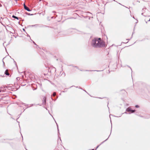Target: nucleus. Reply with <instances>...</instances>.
Segmentation results:
<instances>
[{
  "instance_id": "1",
  "label": "nucleus",
  "mask_w": 150,
  "mask_h": 150,
  "mask_svg": "<svg viewBox=\"0 0 150 150\" xmlns=\"http://www.w3.org/2000/svg\"><path fill=\"white\" fill-rule=\"evenodd\" d=\"M91 44L93 47L95 48L102 47L105 46L100 38H94L92 40Z\"/></svg>"
},
{
  "instance_id": "2",
  "label": "nucleus",
  "mask_w": 150,
  "mask_h": 150,
  "mask_svg": "<svg viewBox=\"0 0 150 150\" xmlns=\"http://www.w3.org/2000/svg\"><path fill=\"white\" fill-rule=\"evenodd\" d=\"M126 111L128 112H130L129 113V114H130L131 113H133L134 112L135 110H132L130 107H129L126 109Z\"/></svg>"
},
{
  "instance_id": "3",
  "label": "nucleus",
  "mask_w": 150,
  "mask_h": 150,
  "mask_svg": "<svg viewBox=\"0 0 150 150\" xmlns=\"http://www.w3.org/2000/svg\"><path fill=\"white\" fill-rule=\"evenodd\" d=\"M23 6L25 10H27V11H31V10H30L29 8L25 4V3L24 4H23Z\"/></svg>"
},
{
  "instance_id": "4",
  "label": "nucleus",
  "mask_w": 150,
  "mask_h": 150,
  "mask_svg": "<svg viewBox=\"0 0 150 150\" xmlns=\"http://www.w3.org/2000/svg\"><path fill=\"white\" fill-rule=\"evenodd\" d=\"M46 98L45 97H43V100H42V103L43 104L45 105L46 103Z\"/></svg>"
},
{
  "instance_id": "5",
  "label": "nucleus",
  "mask_w": 150,
  "mask_h": 150,
  "mask_svg": "<svg viewBox=\"0 0 150 150\" xmlns=\"http://www.w3.org/2000/svg\"><path fill=\"white\" fill-rule=\"evenodd\" d=\"M140 116L141 117H144V118H146V119H149V118H150V115H146L144 116Z\"/></svg>"
},
{
  "instance_id": "6",
  "label": "nucleus",
  "mask_w": 150,
  "mask_h": 150,
  "mask_svg": "<svg viewBox=\"0 0 150 150\" xmlns=\"http://www.w3.org/2000/svg\"><path fill=\"white\" fill-rule=\"evenodd\" d=\"M4 74L7 76H9L10 75L9 74L8 72V71L7 69L4 72Z\"/></svg>"
},
{
  "instance_id": "7",
  "label": "nucleus",
  "mask_w": 150,
  "mask_h": 150,
  "mask_svg": "<svg viewBox=\"0 0 150 150\" xmlns=\"http://www.w3.org/2000/svg\"><path fill=\"white\" fill-rule=\"evenodd\" d=\"M7 26H8V28L9 30L11 31H12L13 30V28L11 26H9L8 25H7Z\"/></svg>"
},
{
  "instance_id": "8",
  "label": "nucleus",
  "mask_w": 150,
  "mask_h": 150,
  "mask_svg": "<svg viewBox=\"0 0 150 150\" xmlns=\"http://www.w3.org/2000/svg\"><path fill=\"white\" fill-rule=\"evenodd\" d=\"M12 17L13 18L16 19L17 20H19L20 18H18V17H17L14 15H13Z\"/></svg>"
},
{
  "instance_id": "9",
  "label": "nucleus",
  "mask_w": 150,
  "mask_h": 150,
  "mask_svg": "<svg viewBox=\"0 0 150 150\" xmlns=\"http://www.w3.org/2000/svg\"><path fill=\"white\" fill-rule=\"evenodd\" d=\"M56 95V93L55 92H54L52 95H51V96L55 97Z\"/></svg>"
},
{
  "instance_id": "10",
  "label": "nucleus",
  "mask_w": 150,
  "mask_h": 150,
  "mask_svg": "<svg viewBox=\"0 0 150 150\" xmlns=\"http://www.w3.org/2000/svg\"><path fill=\"white\" fill-rule=\"evenodd\" d=\"M55 122H56V121H55ZM56 123V124H57V130H58V135L59 134V129L58 126V124H57V123Z\"/></svg>"
},
{
  "instance_id": "11",
  "label": "nucleus",
  "mask_w": 150,
  "mask_h": 150,
  "mask_svg": "<svg viewBox=\"0 0 150 150\" xmlns=\"http://www.w3.org/2000/svg\"><path fill=\"white\" fill-rule=\"evenodd\" d=\"M85 71H98V70H86Z\"/></svg>"
},
{
  "instance_id": "12",
  "label": "nucleus",
  "mask_w": 150,
  "mask_h": 150,
  "mask_svg": "<svg viewBox=\"0 0 150 150\" xmlns=\"http://www.w3.org/2000/svg\"><path fill=\"white\" fill-rule=\"evenodd\" d=\"M8 88L9 90L10 89V87H9L8 86H4V88Z\"/></svg>"
},
{
  "instance_id": "13",
  "label": "nucleus",
  "mask_w": 150,
  "mask_h": 150,
  "mask_svg": "<svg viewBox=\"0 0 150 150\" xmlns=\"http://www.w3.org/2000/svg\"><path fill=\"white\" fill-rule=\"evenodd\" d=\"M41 27H49L48 26L45 25H43L42 26H41Z\"/></svg>"
},
{
  "instance_id": "14",
  "label": "nucleus",
  "mask_w": 150,
  "mask_h": 150,
  "mask_svg": "<svg viewBox=\"0 0 150 150\" xmlns=\"http://www.w3.org/2000/svg\"><path fill=\"white\" fill-rule=\"evenodd\" d=\"M13 59V60L14 61V62L15 63V65H16V67L17 68V69H18V66H17V65L16 62Z\"/></svg>"
},
{
  "instance_id": "15",
  "label": "nucleus",
  "mask_w": 150,
  "mask_h": 150,
  "mask_svg": "<svg viewBox=\"0 0 150 150\" xmlns=\"http://www.w3.org/2000/svg\"><path fill=\"white\" fill-rule=\"evenodd\" d=\"M58 98V96H57V97H56V98H55V99L54 100L52 98H51V99L52 100H54V101H55Z\"/></svg>"
},
{
  "instance_id": "16",
  "label": "nucleus",
  "mask_w": 150,
  "mask_h": 150,
  "mask_svg": "<svg viewBox=\"0 0 150 150\" xmlns=\"http://www.w3.org/2000/svg\"><path fill=\"white\" fill-rule=\"evenodd\" d=\"M38 25V24H36L35 25H30V26H31V27L36 26V27Z\"/></svg>"
},
{
  "instance_id": "17",
  "label": "nucleus",
  "mask_w": 150,
  "mask_h": 150,
  "mask_svg": "<svg viewBox=\"0 0 150 150\" xmlns=\"http://www.w3.org/2000/svg\"><path fill=\"white\" fill-rule=\"evenodd\" d=\"M4 58H3V60H2V62H3V66H5V63L4 62V61L3 60V59Z\"/></svg>"
},
{
  "instance_id": "18",
  "label": "nucleus",
  "mask_w": 150,
  "mask_h": 150,
  "mask_svg": "<svg viewBox=\"0 0 150 150\" xmlns=\"http://www.w3.org/2000/svg\"><path fill=\"white\" fill-rule=\"evenodd\" d=\"M108 139V138H107L105 140L103 141V142L101 143V144H102L103 143H104L105 141H106L107 139Z\"/></svg>"
},
{
  "instance_id": "19",
  "label": "nucleus",
  "mask_w": 150,
  "mask_h": 150,
  "mask_svg": "<svg viewBox=\"0 0 150 150\" xmlns=\"http://www.w3.org/2000/svg\"><path fill=\"white\" fill-rule=\"evenodd\" d=\"M135 107L136 108H138L139 107V106L138 105H136L135 106Z\"/></svg>"
},
{
  "instance_id": "20",
  "label": "nucleus",
  "mask_w": 150,
  "mask_h": 150,
  "mask_svg": "<svg viewBox=\"0 0 150 150\" xmlns=\"http://www.w3.org/2000/svg\"><path fill=\"white\" fill-rule=\"evenodd\" d=\"M88 16H86L85 17H84V18H88Z\"/></svg>"
},
{
  "instance_id": "21",
  "label": "nucleus",
  "mask_w": 150,
  "mask_h": 150,
  "mask_svg": "<svg viewBox=\"0 0 150 150\" xmlns=\"http://www.w3.org/2000/svg\"><path fill=\"white\" fill-rule=\"evenodd\" d=\"M27 14L28 15H32L33 14H30V13H27Z\"/></svg>"
},
{
  "instance_id": "22",
  "label": "nucleus",
  "mask_w": 150,
  "mask_h": 150,
  "mask_svg": "<svg viewBox=\"0 0 150 150\" xmlns=\"http://www.w3.org/2000/svg\"><path fill=\"white\" fill-rule=\"evenodd\" d=\"M5 140V139H4V140H3V139L2 140H1V142H4V141Z\"/></svg>"
},
{
  "instance_id": "23",
  "label": "nucleus",
  "mask_w": 150,
  "mask_h": 150,
  "mask_svg": "<svg viewBox=\"0 0 150 150\" xmlns=\"http://www.w3.org/2000/svg\"><path fill=\"white\" fill-rule=\"evenodd\" d=\"M4 92V91H2L1 90H0V92Z\"/></svg>"
},
{
  "instance_id": "24",
  "label": "nucleus",
  "mask_w": 150,
  "mask_h": 150,
  "mask_svg": "<svg viewBox=\"0 0 150 150\" xmlns=\"http://www.w3.org/2000/svg\"><path fill=\"white\" fill-rule=\"evenodd\" d=\"M23 31H24V32H25V29L24 28H23Z\"/></svg>"
},
{
  "instance_id": "25",
  "label": "nucleus",
  "mask_w": 150,
  "mask_h": 150,
  "mask_svg": "<svg viewBox=\"0 0 150 150\" xmlns=\"http://www.w3.org/2000/svg\"><path fill=\"white\" fill-rule=\"evenodd\" d=\"M26 106H27L28 107H29L30 106H29L28 104H26V105H25Z\"/></svg>"
},
{
  "instance_id": "26",
  "label": "nucleus",
  "mask_w": 150,
  "mask_h": 150,
  "mask_svg": "<svg viewBox=\"0 0 150 150\" xmlns=\"http://www.w3.org/2000/svg\"><path fill=\"white\" fill-rule=\"evenodd\" d=\"M128 66V67H129V68H130V69H131V71H132V69L129 66Z\"/></svg>"
},
{
  "instance_id": "27",
  "label": "nucleus",
  "mask_w": 150,
  "mask_h": 150,
  "mask_svg": "<svg viewBox=\"0 0 150 150\" xmlns=\"http://www.w3.org/2000/svg\"><path fill=\"white\" fill-rule=\"evenodd\" d=\"M100 144L99 145H98L97 146V147L96 148V149H97V148H98V147L100 145Z\"/></svg>"
},
{
  "instance_id": "28",
  "label": "nucleus",
  "mask_w": 150,
  "mask_h": 150,
  "mask_svg": "<svg viewBox=\"0 0 150 150\" xmlns=\"http://www.w3.org/2000/svg\"><path fill=\"white\" fill-rule=\"evenodd\" d=\"M27 36L28 37H30V35H28H28H27Z\"/></svg>"
},
{
  "instance_id": "29",
  "label": "nucleus",
  "mask_w": 150,
  "mask_h": 150,
  "mask_svg": "<svg viewBox=\"0 0 150 150\" xmlns=\"http://www.w3.org/2000/svg\"><path fill=\"white\" fill-rule=\"evenodd\" d=\"M33 43H34V44L35 45H36V43H35V42L34 41H33Z\"/></svg>"
},
{
  "instance_id": "30",
  "label": "nucleus",
  "mask_w": 150,
  "mask_h": 150,
  "mask_svg": "<svg viewBox=\"0 0 150 150\" xmlns=\"http://www.w3.org/2000/svg\"><path fill=\"white\" fill-rule=\"evenodd\" d=\"M75 67H76V68H77V69H78V67L77 66H75Z\"/></svg>"
},
{
  "instance_id": "31",
  "label": "nucleus",
  "mask_w": 150,
  "mask_h": 150,
  "mask_svg": "<svg viewBox=\"0 0 150 150\" xmlns=\"http://www.w3.org/2000/svg\"><path fill=\"white\" fill-rule=\"evenodd\" d=\"M88 18L89 19H90V16H88Z\"/></svg>"
},
{
  "instance_id": "32",
  "label": "nucleus",
  "mask_w": 150,
  "mask_h": 150,
  "mask_svg": "<svg viewBox=\"0 0 150 150\" xmlns=\"http://www.w3.org/2000/svg\"><path fill=\"white\" fill-rule=\"evenodd\" d=\"M6 30H7V31H8V29H7V28H6Z\"/></svg>"
},
{
  "instance_id": "33",
  "label": "nucleus",
  "mask_w": 150,
  "mask_h": 150,
  "mask_svg": "<svg viewBox=\"0 0 150 150\" xmlns=\"http://www.w3.org/2000/svg\"><path fill=\"white\" fill-rule=\"evenodd\" d=\"M83 90L85 91V92H86V93H87V92L85 90Z\"/></svg>"
},
{
  "instance_id": "34",
  "label": "nucleus",
  "mask_w": 150,
  "mask_h": 150,
  "mask_svg": "<svg viewBox=\"0 0 150 150\" xmlns=\"http://www.w3.org/2000/svg\"><path fill=\"white\" fill-rule=\"evenodd\" d=\"M143 13H142V15H143Z\"/></svg>"
},
{
  "instance_id": "35",
  "label": "nucleus",
  "mask_w": 150,
  "mask_h": 150,
  "mask_svg": "<svg viewBox=\"0 0 150 150\" xmlns=\"http://www.w3.org/2000/svg\"><path fill=\"white\" fill-rule=\"evenodd\" d=\"M65 92V91H62V92Z\"/></svg>"
},
{
  "instance_id": "36",
  "label": "nucleus",
  "mask_w": 150,
  "mask_h": 150,
  "mask_svg": "<svg viewBox=\"0 0 150 150\" xmlns=\"http://www.w3.org/2000/svg\"><path fill=\"white\" fill-rule=\"evenodd\" d=\"M125 113H126V114H127V112H124Z\"/></svg>"
},
{
  "instance_id": "37",
  "label": "nucleus",
  "mask_w": 150,
  "mask_h": 150,
  "mask_svg": "<svg viewBox=\"0 0 150 150\" xmlns=\"http://www.w3.org/2000/svg\"><path fill=\"white\" fill-rule=\"evenodd\" d=\"M2 25H4V26L6 28V26H5L3 24Z\"/></svg>"
},
{
  "instance_id": "38",
  "label": "nucleus",
  "mask_w": 150,
  "mask_h": 150,
  "mask_svg": "<svg viewBox=\"0 0 150 150\" xmlns=\"http://www.w3.org/2000/svg\"><path fill=\"white\" fill-rule=\"evenodd\" d=\"M25 149L26 150H27V149H26V147H25Z\"/></svg>"
},
{
  "instance_id": "39",
  "label": "nucleus",
  "mask_w": 150,
  "mask_h": 150,
  "mask_svg": "<svg viewBox=\"0 0 150 150\" xmlns=\"http://www.w3.org/2000/svg\"><path fill=\"white\" fill-rule=\"evenodd\" d=\"M33 105V104H32L30 106H32Z\"/></svg>"
},
{
  "instance_id": "40",
  "label": "nucleus",
  "mask_w": 150,
  "mask_h": 150,
  "mask_svg": "<svg viewBox=\"0 0 150 150\" xmlns=\"http://www.w3.org/2000/svg\"><path fill=\"white\" fill-rule=\"evenodd\" d=\"M95 150V149H93L91 150Z\"/></svg>"
},
{
  "instance_id": "41",
  "label": "nucleus",
  "mask_w": 150,
  "mask_h": 150,
  "mask_svg": "<svg viewBox=\"0 0 150 150\" xmlns=\"http://www.w3.org/2000/svg\"><path fill=\"white\" fill-rule=\"evenodd\" d=\"M133 34H134V32H133L132 33V35H133Z\"/></svg>"
},
{
  "instance_id": "42",
  "label": "nucleus",
  "mask_w": 150,
  "mask_h": 150,
  "mask_svg": "<svg viewBox=\"0 0 150 150\" xmlns=\"http://www.w3.org/2000/svg\"><path fill=\"white\" fill-rule=\"evenodd\" d=\"M18 78H17V80H18Z\"/></svg>"
},
{
  "instance_id": "43",
  "label": "nucleus",
  "mask_w": 150,
  "mask_h": 150,
  "mask_svg": "<svg viewBox=\"0 0 150 150\" xmlns=\"http://www.w3.org/2000/svg\"><path fill=\"white\" fill-rule=\"evenodd\" d=\"M18 78H17V80H18Z\"/></svg>"
},
{
  "instance_id": "44",
  "label": "nucleus",
  "mask_w": 150,
  "mask_h": 150,
  "mask_svg": "<svg viewBox=\"0 0 150 150\" xmlns=\"http://www.w3.org/2000/svg\"><path fill=\"white\" fill-rule=\"evenodd\" d=\"M148 21H150V18H149V20Z\"/></svg>"
},
{
  "instance_id": "45",
  "label": "nucleus",
  "mask_w": 150,
  "mask_h": 150,
  "mask_svg": "<svg viewBox=\"0 0 150 150\" xmlns=\"http://www.w3.org/2000/svg\"><path fill=\"white\" fill-rule=\"evenodd\" d=\"M110 135H111V134H110ZM110 136V135H109V136L108 137V138Z\"/></svg>"
},
{
  "instance_id": "46",
  "label": "nucleus",
  "mask_w": 150,
  "mask_h": 150,
  "mask_svg": "<svg viewBox=\"0 0 150 150\" xmlns=\"http://www.w3.org/2000/svg\"><path fill=\"white\" fill-rule=\"evenodd\" d=\"M127 40H129V39H127Z\"/></svg>"
},
{
  "instance_id": "47",
  "label": "nucleus",
  "mask_w": 150,
  "mask_h": 150,
  "mask_svg": "<svg viewBox=\"0 0 150 150\" xmlns=\"http://www.w3.org/2000/svg\"><path fill=\"white\" fill-rule=\"evenodd\" d=\"M128 42H125V43H127Z\"/></svg>"
},
{
  "instance_id": "48",
  "label": "nucleus",
  "mask_w": 150,
  "mask_h": 150,
  "mask_svg": "<svg viewBox=\"0 0 150 150\" xmlns=\"http://www.w3.org/2000/svg\"><path fill=\"white\" fill-rule=\"evenodd\" d=\"M36 89H33V90H35Z\"/></svg>"
},
{
  "instance_id": "49",
  "label": "nucleus",
  "mask_w": 150,
  "mask_h": 150,
  "mask_svg": "<svg viewBox=\"0 0 150 150\" xmlns=\"http://www.w3.org/2000/svg\"><path fill=\"white\" fill-rule=\"evenodd\" d=\"M76 88H78V86H76Z\"/></svg>"
},
{
  "instance_id": "50",
  "label": "nucleus",
  "mask_w": 150,
  "mask_h": 150,
  "mask_svg": "<svg viewBox=\"0 0 150 150\" xmlns=\"http://www.w3.org/2000/svg\"><path fill=\"white\" fill-rule=\"evenodd\" d=\"M111 131H112V129L111 130Z\"/></svg>"
},
{
  "instance_id": "51",
  "label": "nucleus",
  "mask_w": 150,
  "mask_h": 150,
  "mask_svg": "<svg viewBox=\"0 0 150 150\" xmlns=\"http://www.w3.org/2000/svg\"><path fill=\"white\" fill-rule=\"evenodd\" d=\"M0 6H2V5H0Z\"/></svg>"
},
{
  "instance_id": "52",
  "label": "nucleus",
  "mask_w": 150,
  "mask_h": 150,
  "mask_svg": "<svg viewBox=\"0 0 150 150\" xmlns=\"http://www.w3.org/2000/svg\"><path fill=\"white\" fill-rule=\"evenodd\" d=\"M0 6H2V5H0Z\"/></svg>"
},
{
  "instance_id": "53",
  "label": "nucleus",
  "mask_w": 150,
  "mask_h": 150,
  "mask_svg": "<svg viewBox=\"0 0 150 150\" xmlns=\"http://www.w3.org/2000/svg\"><path fill=\"white\" fill-rule=\"evenodd\" d=\"M80 88L81 89H82V88Z\"/></svg>"
},
{
  "instance_id": "54",
  "label": "nucleus",
  "mask_w": 150,
  "mask_h": 150,
  "mask_svg": "<svg viewBox=\"0 0 150 150\" xmlns=\"http://www.w3.org/2000/svg\"><path fill=\"white\" fill-rule=\"evenodd\" d=\"M42 0H40V1H41Z\"/></svg>"
},
{
  "instance_id": "55",
  "label": "nucleus",
  "mask_w": 150,
  "mask_h": 150,
  "mask_svg": "<svg viewBox=\"0 0 150 150\" xmlns=\"http://www.w3.org/2000/svg\"><path fill=\"white\" fill-rule=\"evenodd\" d=\"M10 33H11V32H10Z\"/></svg>"
},
{
  "instance_id": "56",
  "label": "nucleus",
  "mask_w": 150,
  "mask_h": 150,
  "mask_svg": "<svg viewBox=\"0 0 150 150\" xmlns=\"http://www.w3.org/2000/svg\"><path fill=\"white\" fill-rule=\"evenodd\" d=\"M108 103H109V102H108Z\"/></svg>"
}]
</instances>
